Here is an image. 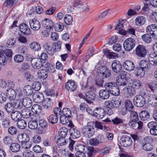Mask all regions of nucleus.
Instances as JSON below:
<instances>
[{"label": "nucleus", "instance_id": "f257e3e1", "mask_svg": "<svg viewBox=\"0 0 157 157\" xmlns=\"http://www.w3.org/2000/svg\"><path fill=\"white\" fill-rule=\"evenodd\" d=\"M151 65L146 60H142L139 63V66L136 67L135 71L138 75L143 77L145 74V71H147L150 68Z\"/></svg>", "mask_w": 157, "mask_h": 157}, {"label": "nucleus", "instance_id": "f03ea898", "mask_svg": "<svg viewBox=\"0 0 157 157\" xmlns=\"http://www.w3.org/2000/svg\"><path fill=\"white\" fill-rule=\"evenodd\" d=\"M146 92H142L135 96L133 99L134 105L138 107H143L146 103V98L148 95Z\"/></svg>", "mask_w": 157, "mask_h": 157}, {"label": "nucleus", "instance_id": "7ed1b4c3", "mask_svg": "<svg viewBox=\"0 0 157 157\" xmlns=\"http://www.w3.org/2000/svg\"><path fill=\"white\" fill-rule=\"evenodd\" d=\"M82 132L83 135L86 137L90 138L92 137L95 132L93 124L91 123H88L83 127Z\"/></svg>", "mask_w": 157, "mask_h": 157}, {"label": "nucleus", "instance_id": "20e7f679", "mask_svg": "<svg viewBox=\"0 0 157 157\" xmlns=\"http://www.w3.org/2000/svg\"><path fill=\"white\" fill-rule=\"evenodd\" d=\"M97 73L98 75L104 79L109 78L111 75L110 70L105 66L99 67L97 70Z\"/></svg>", "mask_w": 157, "mask_h": 157}, {"label": "nucleus", "instance_id": "39448f33", "mask_svg": "<svg viewBox=\"0 0 157 157\" xmlns=\"http://www.w3.org/2000/svg\"><path fill=\"white\" fill-rule=\"evenodd\" d=\"M106 140V138L103 135L100 134L95 138L90 139L89 141L90 145L96 146L100 144L105 143Z\"/></svg>", "mask_w": 157, "mask_h": 157}, {"label": "nucleus", "instance_id": "423d86ee", "mask_svg": "<svg viewBox=\"0 0 157 157\" xmlns=\"http://www.w3.org/2000/svg\"><path fill=\"white\" fill-rule=\"evenodd\" d=\"M18 141L21 144L22 147L25 149H28L29 147H26L25 144L29 142V137L26 134L21 133L18 135L17 137Z\"/></svg>", "mask_w": 157, "mask_h": 157}, {"label": "nucleus", "instance_id": "0eeeda50", "mask_svg": "<svg viewBox=\"0 0 157 157\" xmlns=\"http://www.w3.org/2000/svg\"><path fill=\"white\" fill-rule=\"evenodd\" d=\"M136 42L132 38H129L127 39L123 43V47L124 49L127 51H130L135 46Z\"/></svg>", "mask_w": 157, "mask_h": 157}, {"label": "nucleus", "instance_id": "6e6552de", "mask_svg": "<svg viewBox=\"0 0 157 157\" xmlns=\"http://www.w3.org/2000/svg\"><path fill=\"white\" fill-rule=\"evenodd\" d=\"M136 55L140 57H144L147 54V51L146 47L142 45H138L136 48Z\"/></svg>", "mask_w": 157, "mask_h": 157}, {"label": "nucleus", "instance_id": "1a4fd4ad", "mask_svg": "<svg viewBox=\"0 0 157 157\" xmlns=\"http://www.w3.org/2000/svg\"><path fill=\"white\" fill-rule=\"evenodd\" d=\"M120 142L121 146L127 147L131 145L132 143V140L130 136L126 135H124L121 137Z\"/></svg>", "mask_w": 157, "mask_h": 157}, {"label": "nucleus", "instance_id": "9d476101", "mask_svg": "<svg viewBox=\"0 0 157 157\" xmlns=\"http://www.w3.org/2000/svg\"><path fill=\"white\" fill-rule=\"evenodd\" d=\"M105 115V111L101 107L96 108L94 110L93 117L98 119H101Z\"/></svg>", "mask_w": 157, "mask_h": 157}, {"label": "nucleus", "instance_id": "9b49d317", "mask_svg": "<svg viewBox=\"0 0 157 157\" xmlns=\"http://www.w3.org/2000/svg\"><path fill=\"white\" fill-rule=\"evenodd\" d=\"M112 70L116 73H120L123 71L122 65L120 62L114 60L112 64Z\"/></svg>", "mask_w": 157, "mask_h": 157}, {"label": "nucleus", "instance_id": "f8f14e48", "mask_svg": "<svg viewBox=\"0 0 157 157\" xmlns=\"http://www.w3.org/2000/svg\"><path fill=\"white\" fill-rule=\"evenodd\" d=\"M70 126L71 128L70 130V138L75 139L79 137L80 136L79 131L76 128H74V125L72 123H70Z\"/></svg>", "mask_w": 157, "mask_h": 157}, {"label": "nucleus", "instance_id": "ddd939ff", "mask_svg": "<svg viewBox=\"0 0 157 157\" xmlns=\"http://www.w3.org/2000/svg\"><path fill=\"white\" fill-rule=\"evenodd\" d=\"M21 33L25 36L29 35L31 34V31L29 26L25 23L20 25L19 26Z\"/></svg>", "mask_w": 157, "mask_h": 157}, {"label": "nucleus", "instance_id": "4468645a", "mask_svg": "<svg viewBox=\"0 0 157 157\" xmlns=\"http://www.w3.org/2000/svg\"><path fill=\"white\" fill-rule=\"evenodd\" d=\"M83 151L85 152L87 154L88 157H93L94 156L96 151L94 150L93 147L88 146V147L82 146Z\"/></svg>", "mask_w": 157, "mask_h": 157}, {"label": "nucleus", "instance_id": "2eb2a0df", "mask_svg": "<svg viewBox=\"0 0 157 157\" xmlns=\"http://www.w3.org/2000/svg\"><path fill=\"white\" fill-rule=\"evenodd\" d=\"M77 88V84L74 81L71 80H69L65 85V89L71 92H74Z\"/></svg>", "mask_w": 157, "mask_h": 157}, {"label": "nucleus", "instance_id": "dca6fc26", "mask_svg": "<svg viewBox=\"0 0 157 157\" xmlns=\"http://www.w3.org/2000/svg\"><path fill=\"white\" fill-rule=\"evenodd\" d=\"M123 66L125 69L128 71H132L135 68L134 63L129 60L125 61L123 63Z\"/></svg>", "mask_w": 157, "mask_h": 157}, {"label": "nucleus", "instance_id": "f3484780", "mask_svg": "<svg viewBox=\"0 0 157 157\" xmlns=\"http://www.w3.org/2000/svg\"><path fill=\"white\" fill-rule=\"evenodd\" d=\"M42 61L37 58H33L31 60L32 66L36 69H38L40 68L43 65Z\"/></svg>", "mask_w": 157, "mask_h": 157}, {"label": "nucleus", "instance_id": "a211bd4d", "mask_svg": "<svg viewBox=\"0 0 157 157\" xmlns=\"http://www.w3.org/2000/svg\"><path fill=\"white\" fill-rule=\"evenodd\" d=\"M14 101L10 100L5 105L4 109L7 113H11L14 110Z\"/></svg>", "mask_w": 157, "mask_h": 157}, {"label": "nucleus", "instance_id": "6ab92c4d", "mask_svg": "<svg viewBox=\"0 0 157 157\" xmlns=\"http://www.w3.org/2000/svg\"><path fill=\"white\" fill-rule=\"evenodd\" d=\"M42 105L44 109L48 110H51L52 109L53 102L50 98H46L43 102Z\"/></svg>", "mask_w": 157, "mask_h": 157}, {"label": "nucleus", "instance_id": "aec40b11", "mask_svg": "<svg viewBox=\"0 0 157 157\" xmlns=\"http://www.w3.org/2000/svg\"><path fill=\"white\" fill-rule=\"evenodd\" d=\"M42 24L44 27L48 28L50 30L54 27V23L51 19L49 18H45L44 20L42 21Z\"/></svg>", "mask_w": 157, "mask_h": 157}, {"label": "nucleus", "instance_id": "412c9836", "mask_svg": "<svg viewBox=\"0 0 157 157\" xmlns=\"http://www.w3.org/2000/svg\"><path fill=\"white\" fill-rule=\"evenodd\" d=\"M29 24L31 29L34 30H38L40 27V23L36 19L31 20Z\"/></svg>", "mask_w": 157, "mask_h": 157}, {"label": "nucleus", "instance_id": "4be33fe9", "mask_svg": "<svg viewBox=\"0 0 157 157\" xmlns=\"http://www.w3.org/2000/svg\"><path fill=\"white\" fill-rule=\"evenodd\" d=\"M33 99L38 103L43 102L44 99V96L42 93H40L38 92H34L33 95Z\"/></svg>", "mask_w": 157, "mask_h": 157}, {"label": "nucleus", "instance_id": "5701e85b", "mask_svg": "<svg viewBox=\"0 0 157 157\" xmlns=\"http://www.w3.org/2000/svg\"><path fill=\"white\" fill-rule=\"evenodd\" d=\"M6 96L10 101H14L16 96V93L14 90L12 88L7 89L6 93Z\"/></svg>", "mask_w": 157, "mask_h": 157}, {"label": "nucleus", "instance_id": "b1692460", "mask_svg": "<svg viewBox=\"0 0 157 157\" xmlns=\"http://www.w3.org/2000/svg\"><path fill=\"white\" fill-rule=\"evenodd\" d=\"M121 101L118 100H112L110 101H109L107 104L105 105L110 108H117L121 105Z\"/></svg>", "mask_w": 157, "mask_h": 157}, {"label": "nucleus", "instance_id": "393cba45", "mask_svg": "<svg viewBox=\"0 0 157 157\" xmlns=\"http://www.w3.org/2000/svg\"><path fill=\"white\" fill-rule=\"evenodd\" d=\"M11 117L12 120L15 121H17L19 120L22 117L21 113L17 111H13L11 113Z\"/></svg>", "mask_w": 157, "mask_h": 157}, {"label": "nucleus", "instance_id": "a878e982", "mask_svg": "<svg viewBox=\"0 0 157 157\" xmlns=\"http://www.w3.org/2000/svg\"><path fill=\"white\" fill-rule=\"evenodd\" d=\"M148 59L150 65L154 66L157 65V55L155 53L150 54L148 57Z\"/></svg>", "mask_w": 157, "mask_h": 157}, {"label": "nucleus", "instance_id": "bb28decb", "mask_svg": "<svg viewBox=\"0 0 157 157\" xmlns=\"http://www.w3.org/2000/svg\"><path fill=\"white\" fill-rule=\"evenodd\" d=\"M146 19L144 16H138L135 19V24L137 26H140L145 24Z\"/></svg>", "mask_w": 157, "mask_h": 157}, {"label": "nucleus", "instance_id": "cd10ccee", "mask_svg": "<svg viewBox=\"0 0 157 157\" xmlns=\"http://www.w3.org/2000/svg\"><path fill=\"white\" fill-rule=\"evenodd\" d=\"M99 96L103 99H107L110 96V92L106 89H102L99 92Z\"/></svg>", "mask_w": 157, "mask_h": 157}, {"label": "nucleus", "instance_id": "c85d7f7f", "mask_svg": "<svg viewBox=\"0 0 157 157\" xmlns=\"http://www.w3.org/2000/svg\"><path fill=\"white\" fill-rule=\"evenodd\" d=\"M95 97V94L94 92L92 91H90L86 94L85 99L87 103H91L92 101L94 100Z\"/></svg>", "mask_w": 157, "mask_h": 157}, {"label": "nucleus", "instance_id": "c756f323", "mask_svg": "<svg viewBox=\"0 0 157 157\" xmlns=\"http://www.w3.org/2000/svg\"><path fill=\"white\" fill-rule=\"evenodd\" d=\"M44 48L47 53L51 56L53 55L54 52V48L52 47V45H51L48 43H45L43 46Z\"/></svg>", "mask_w": 157, "mask_h": 157}, {"label": "nucleus", "instance_id": "7c9ffc66", "mask_svg": "<svg viewBox=\"0 0 157 157\" xmlns=\"http://www.w3.org/2000/svg\"><path fill=\"white\" fill-rule=\"evenodd\" d=\"M22 116L25 118H28L30 117L31 118L32 115V112L28 108H25L21 111Z\"/></svg>", "mask_w": 157, "mask_h": 157}, {"label": "nucleus", "instance_id": "2f4dec72", "mask_svg": "<svg viewBox=\"0 0 157 157\" xmlns=\"http://www.w3.org/2000/svg\"><path fill=\"white\" fill-rule=\"evenodd\" d=\"M71 117L66 116L65 115L62 114L60 116V122L61 123L63 124H67L68 123H69V124L68 125L70 126V123H72L71 122V120L70 119Z\"/></svg>", "mask_w": 157, "mask_h": 157}, {"label": "nucleus", "instance_id": "473e14b6", "mask_svg": "<svg viewBox=\"0 0 157 157\" xmlns=\"http://www.w3.org/2000/svg\"><path fill=\"white\" fill-rule=\"evenodd\" d=\"M23 92L27 96L31 95L33 93V88L29 85L25 86L23 88Z\"/></svg>", "mask_w": 157, "mask_h": 157}, {"label": "nucleus", "instance_id": "72a5a7b5", "mask_svg": "<svg viewBox=\"0 0 157 157\" xmlns=\"http://www.w3.org/2000/svg\"><path fill=\"white\" fill-rule=\"evenodd\" d=\"M150 113L147 111H142L139 114V117L142 121H146L150 117Z\"/></svg>", "mask_w": 157, "mask_h": 157}, {"label": "nucleus", "instance_id": "f704fd0d", "mask_svg": "<svg viewBox=\"0 0 157 157\" xmlns=\"http://www.w3.org/2000/svg\"><path fill=\"white\" fill-rule=\"evenodd\" d=\"M22 102L23 106L25 108H29L32 105V101L31 99L27 97H25L23 99Z\"/></svg>", "mask_w": 157, "mask_h": 157}, {"label": "nucleus", "instance_id": "c9c22d12", "mask_svg": "<svg viewBox=\"0 0 157 157\" xmlns=\"http://www.w3.org/2000/svg\"><path fill=\"white\" fill-rule=\"evenodd\" d=\"M157 30V25L155 24H151L148 26L146 28V32L148 33L151 35Z\"/></svg>", "mask_w": 157, "mask_h": 157}, {"label": "nucleus", "instance_id": "e433bc0d", "mask_svg": "<svg viewBox=\"0 0 157 157\" xmlns=\"http://www.w3.org/2000/svg\"><path fill=\"white\" fill-rule=\"evenodd\" d=\"M124 90V94L127 97H131L134 95V90L131 87H128L126 89H125Z\"/></svg>", "mask_w": 157, "mask_h": 157}, {"label": "nucleus", "instance_id": "4c0bfd02", "mask_svg": "<svg viewBox=\"0 0 157 157\" xmlns=\"http://www.w3.org/2000/svg\"><path fill=\"white\" fill-rule=\"evenodd\" d=\"M20 148V145L16 143H14L11 144L10 146L11 150L13 152H17L19 151Z\"/></svg>", "mask_w": 157, "mask_h": 157}, {"label": "nucleus", "instance_id": "58836bf2", "mask_svg": "<svg viewBox=\"0 0 157 157\" xmlns=\"http://www.w3.org/2000/svg\"><path fill=\"white\" fill-rule=\"evenodd\" d=\"M151 36L150 34L147 33L144 34L141 36L142 40L147 43H150L152 41Z\"/></svg>", "mask_w": 157, "mask_h": 157}, {"label": "nucleus", "instance_id": "ea45409f", "mask_svg": "<svg viewBox=\"0 0 157 157\" xmlns=\"http://www.w3.org/2000/svg\"><path fill=\"white\" fill-rule=\"evenodd\" d=\"M130 112L129 118L130 121H138L139 118L137 112L132 110L129 111Z\"/></svg>", "mask_w": 157, "mask_h": 157}, {"label": "nucleus", "instance_id": "a19ab883", "mask_svg": "<svg viewBox=\"0 0 157 157\" xmlns=\"http://www.w3.org/2000/svg\"><path fill=\"white\" fill-rule=\"evenodd\" d=\"M48 119L49 122L52 124H55L58 121V116L52 114L48 117Z\"/></svg>", "mask_w": 157, "mask_h": 157}, {"label": "nucleus", "instance_id": "79ce46f5", "mask_svg": "<svg viewBox=\"0 0 157 157\" xmlns=\"http://www.w3.org/2000/svg\"><path fill=\"white\" fill-rule=\"evenodd\" d=\"M116 85V82H109L105 84L104 87L106 90L110 92Z\"/></svg>", "mask_w": 157, "mask_h": 157}, {"label": "nucleus", "instance_id": "37998d69", "mask_svg": "<svg viewBox=\"0 0 157 157\" xmlns=\"http://www.w3.org/2000/svg\"><path fill=\"white\" fill-rule=\"evenodd\" d=\"M116 82L117 85L118 86H124L126 85L128 83V80L125 79H119L118 78H116Z\"/></svg>", "mask_w": 157, "mask_h": 157}, {"label": "nucleus", "instance_id": "c03bdc74", "mask_svg": "<svg viewBox=\"0 0 157 157\" xmlns=\"http://www.w3.org/2000/svg\"><path fill=\"white\" fill-rule=\"evenodd\" d=\"M29 47L32 50L35 51H38L41 49L40 44L36 42L31 43L29 45Z\"/></svg>", "mask_w": 157, "mask_h": 157}, {"label": "nucleus", "instance_id": "a18cd8bd", "mask_svg": "<svg viewBox=\"0 0 157 157\" xmlns=\"http://www.w3.org/2000/svg\"><path fill=\"white\" fill-rule=\"evenodd\" d=\"M68 132L67 128L65 127H63L59 129L58 131L59 136L61 138H64L66 137L67 134Z\"/></svg>", "mask_w": 157, "mask_h": 157}, {"label": "nucleus", "instance_id": "49530a36", "mask_svg": "<svg viewBox=\"0 0 157 157\" xmlns=\"http://www.w3.org/2000/svg\"><path fill=\"white\" fill-rule=\"evenodd\" d=\"M38 74L40 76V78L45 79L48 77V71L46 70L42 69L38 71Z\"/></svg>", "mask_w": 157, "mask_h": 157}, {"label": "nucleus", "instance_id": "de8ad7c7", "mask_svg": "<svg viewBox=\"0 0 157 157\" xmlns=\"http://www.w3.org/2000/svg\"><path fill=\"white\" fill-rule=\"evenodd\" d=\"M110 94L115 96H118L120 94V90L118 86L116 85L110 92Z\"/></svg>", "mask_w": 157, "mask_h": 157}, {"label": "nucleus", "instance_id": "09e8293b", "mask_svg": "<svg viewBox=\"0 0 157 157\" xmlns=\"http://www.w3.org/2000/svg\"><path fill=\"white\" fill-rule=\"evenodd\" d=\"M142 146L143 149L146 151H151L153 149V146L149 143H143Z\"/></svg>", "mask_w": 157, "mask_h": 157}, {"label": "nucleus", "instance_id": "8fccbe9b", "mask_svg": "<svg viewBox=\"0 0 157 157\" xmlns=\"http://www.w3.org/2000/svg\"><path fill=\"white\" fill-rule=\"evenodd\" d=\"M17 125L18 127L21 129H24L27 126V123L25 121L23 120H19L17 121Z\"/></svg>", "mask_w": 157, "mask_h": 157}, {"label": "nucleus", "instance_id": "3c124183", "mask_svg": "<svg viewBox=\"0 0 157 157\" xmlns=\"http://www.w3.org/2000/svg\"><path fill=\"white\" fill-rule=\"evenodd\" d=\"M124 105L125 107L127 108L128 111H130L133 110L134 106L130 100H126L125 102Z\"/></svg>", "mask_w": 157, "mask_h": 157}, {"label": "nucleus", "instance_id": "603ef678", "mask_svg": "<svg viewBox=\"0 0 157 157\" xmlns=\"http://www.w3.org/2000/svg\"><path fill=\"white\" fill-rule=\"evenodd\" d=\"M38 122L35 121H30L28 123L29 128L31 129H34L38 127Z\"/></svg>", "mask_w": 157, "mask_h": 157}, {"label": "nucleus", "instance_id": "864d4df0", "mask_svg": "<svg viewBox=\"0 0 157 157\" xmlns=\"http://www.w3.org/2000/svg\"><path fill=\"white\" fill-rule=\"evenodd\" d=\"M2 52H1V50L0 49V63L5 65L7 63V59L6 56Z\"/></svg>", "mask_w": 157, "mask_h": 157}, {"label": "nucleus", "instance_id": "5fc2aeb1", "mask_svg": "<svg viewBox=\"0 0 157 157\" xmlns=\"http://www.w3.org/2000/svg\"><path fill=\"white\" fill-rule=\"evenodd\" d=\"M18 1V0H6L4 3V6L6 7H11Z\"/></svg>", "mask_w": 157, "mask_h": 157}, {"label": "nucleus", "instance_id": "6e6d98bb", "mask_svg": "<svg viewBox=\"0 0 157 157\" xmlns=\"http://www.w3.org/2000/svg\"><path fill=\"white\" fill-rule=\"evenodd\" d=\"M64 19L65 23L67 25H70L72 23L73 21L72 17L69 14L66 15Z\"/></svg>", "mask_w": 157, "mask_h": 157}, {"label": "nucleus", "instance_id": "4d7b16f0", "mask_svg": "<svg viewBox=\"0 0 157 157\" xmlns=\"http://www.w3.org/2000/svg\"><path fill=\"white\" fill-rule=\"evenodd\" d=\"M6 56L7 59H10L13 55V52L10 49H6L4 51H1Z\"/></svg>", "mask_w": 157, "mask_h": 157}, {"label": "nucleus", "instance_id": "13d9d810", "mask_svg": "<svg viewBox=\"0 0 157 157\" xmlns=\"http://www.w3.org/2000/svg\"><path fill=\"white\" fill-rule=\"evenodd\" d=\"M8 132L9 134L12 136L16 135L17 132V128L13 126L9 127Z\"/></svg>", "mask_w": 157, "mask_h": 157}, {"label": "nucleus", "instance_id": "bf43d9fd", "mask_svg": "<svg viewBox=\"0 0 157 157\" xmlns=\"http://www.w3.org/2000/svg\"><path fill=\"white\" fill-rule=\"evenodd\" d=\"M148 87L152 91L157 89V82L152 81L149 82L148 84Z\"/></svg>", "mask_w": 157, "mask_h": 157}, {"label": "nucleus", "instance_id": "052dcab7", "mask_svg": "<svg viewBox=\"0 0 157 157\" xmlns=\"http://www.w3.org/2000/svg\"><path fill=\"white\" fill-rule=\"evenodd\" d=\"M41 106L37 104L33 105L32 107V111L33 113H34V112L37 113H39L41 112Z\"/></svg>", "mask_w": 157, "mask_h": 157}, {"label": "nucleus", "instance_id": "680f3d73", "mask_svg": "<svg viewBox=\"0 0 157 157\" xmlns=\"http://www.w3.org/2000/svg\"><path fill=\"white\" fill-rule=\"evenodd\" d=\"M61 44V42L60 41H58L57 43H55L52 45V47H53L55 53L56 51H59L60 50Z\"/></svg>", "mask_w": 157, "mask_h": 157}, {"label": "nucleus", "instance_id": "e2e57ef3", "mask_svg": "<svg viewBox=\"0 0 157 157\" xmlns=\"http://www.w3.org/2000/svg\"><path fill=\"white\" fill-rule=\"evenodd\" d=\"M109 10V9H107L104 12L102 13L98 17H96L95 20L98 21L100 19H102L104 18L108 14Z\"/></svg>", "mask_w": 157, "mask_h": 157}, {"label": "nucleus", "instance_id": "0e129e2a", "mask_svg": "<svg viewBox=\"0 0 157 157\" xmlns=\"http://www.w3.org/2000/svg\"><path fill=\"white\" fill-rule=\"evenodd\" d=\"M24 59L23 56L20 54L16 55L14 57V61L16 63H21L23 61Z\"/></svg>", "mask_w": 157, "mask_h": 157}, {"label": "nucleus", "instance_id": "69168bd1", "mask_svg": "<svg viewBox=\"0 0 157 157\" xmlns=\"http://www.w3.org/2000/svg\"><path fill=\"white\" fill-rule=\"evenodd\" d=\"M79 147L77 151L75 153V156L76 157H86V155L84 152H83L82 151H80L79 149L82 147V145H79L77 146Z\"/></svg>", "mask_w": 157, "mask_h": 157}, {"label": "nucleus", "instance_id": "338daca9", "mask_svg": "<svg viewBox=\"0 0 157 157\" xmlns=\"http://www.w3.org/2000/svg\"><path fill=\"white\" fill-rule=\"evenodd\" d=\"M103 79L102 78H99L97 77L95 79V83L96 86L99 87H103V83L104 82Z\"/></svg>", "mask_w": 157, "mask_h": 157}, {"label": "nucleus", "instance_id": "774afa93", "mask_svg": "<svg viewBox=\"0 0 157 157\" xmlns=\"http://www.w3.org/2000/svg\"><path fill=\"white\" fill-rule=\"evenodd\" d=\"M41 87V83L38 82H34L33 83L32 88L35 91H38L40 89Z\"/></svg>", "mask_w": 157, "mask_h": 157}]
</instances>
